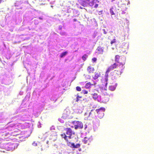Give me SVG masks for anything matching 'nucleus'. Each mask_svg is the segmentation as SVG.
<instances>
[{"label": "nucleus", "mask_w": 154, "mask_h": 154, "mask_svg": "<svg viewBox=\"0 0 154 154\" xmlns=\"http://www.w3.org/2000/svg\"><path fill=\"white\" fill-rule=\"evenodd\" d=\"M13 126H14V125H15L14 124H13Z\"/></svg>", "instance_id": "obj_33"}, {"label": "nucleus", "mask_w": 154, "mask_h": 154, "mask_svg": "<svg viewBox=\"0 0 154 154\" xmlns=\"http://www.w3.org/2000/svg\"><path fill=\"white\" fill-rule=\"evenodd\" d=\"M70 112L69 109L64 110L63 114L62 117L64 119H66L69 116Z\"/></svg>", "instance_id": "obj_6"}, {"label": "nucleus", "mask_w": 154, "mask_h": 154, "mask_svg": "<svg viewBox=\"0 0 154 154\" xmlns=\"http://www.w3.org/2000/svg\"><path fill=\"white\" fill-rule=\"evenodd\" d=\"M115 61L116 62L108 67L106 73H108L115 69H116L114 73L117 75H120L123 72L125 68L124 65L125 63L126 58L124 57L116 55L115 56Z\"/></svg>", "instance_id": "obj_1"}, {"label": "nucleus", "mask_w": 154, "mask_h": 154, "mask_svg": "<svg viewBox=\"0 0 154 154\" xmlns=\"http://www.w3.org/2000/svg\"><path fill=\"white\" fill-rule=\"evenodd\" d=\"M98 4H96L94 5V7L95 8H97L98 7Z\"/></svg>", "instance_id": "obj_26"}, {"label": "nucleus", "mask_w": 154, "mask_h": 154, "mask_svg": "<svg viewBox=\"0 0 154 154\" xmlns=\"http://www.w3.org/2000/svg\"><path fill=\"white\" fill-rule=\"evenodd\" d=\"M93 82V84H91L90 82L87 83L85 85V87L87 89L90 88H91V86L93 85L95 86L97 84L96 82Z\"/></svg>", "instance_id": "obj_8"}, {"label": "nucleus", "mask_w": 154, "mask_h": 154, "mask_svg": "<svg viewBox=\"0 0 154 154\" xmlns=\"http://www.w3.org/2000/svg\"><path fill=\"white\" fill-rule=\"evenodd\" d=\"M80 144L79 143H78L76 144V145H75V148H77L80 147Z\"/></svg>", "instance_id": "obj_21"}, {"label": "nucleus", "mask_w": 154, "mask_h": 154, "mask_svg": "<svg viewBox=\"0 0 154 154\" xmlns=\"http://www.w3.org/2000/svg\"><path fill=\"white\" fill-rule=\"evenodd\" d=\"M88 57V56L87 54H85L82 57V59L84 61H85L86 60Z\"/></svg>", "instance_id": "obj_16"}, {"label": "nucleus", "mask_w": 154, "mask_h": 154, "mask_svg": "<svg viewBox=\"0 0 154 154\" xmlns=\"http://www.w3.org/2000/svg\"><path fill=\"white\" fill-rule=\"evenodd\" d=\"M63 138L64 140L66 141L67 143V144L68 145H69L70 144L71 145L70 146V147L72 148H75V144L74 143H71L70 142H69L68 139L67 137L66 136L65 133H64L61 134L60 135Z\"/></svg>", "instance_id": "obj_4"}, {"label": "nucleus", "mask_w": 154, "mask_h": 154, "mask_svg": "<svg viewBox=\"0 0 154 154\" xmlns=\"http://www.w3.org/2000/svg\"><path fill=\"white\" fill-rule=\"evenodd\" d=\"M105 110V109L103 107H100V108L96 109V111L98 117L101 119L103 118L104 116V112Z\"/></svg>", "instance_id": "obj_2"}, {"label": "nucleus", "mask_w": 154, "mask_h": 154, "mask_svg": "<svg viewBox=\"0 0 154 154\" xmlns=\"http://www.w3.org/2000/svg\"><path fill=\"white\" fill-rule=\"evenodd\" d=\"M83 92L84 94H87L88 93V91L85 90H83L82 91Z\"/></svg>", "instance_id": "obj_24"}, {"label": "nucleus", "mask_w": 154, "mask_h": 154, "mask_svg": "<svg viewBox=\"0 0 154 154\" xmlns=\"http://www.w3.org/2000/svg\"><path fill=\"white\" fill-rule=\"evenodd\" d=\"M72 123L74 125V128L76 130L78 129H82L83 128V124L80 121H73L72 122Z\"/></svg>", "instance_id": "obj_3"}, {"label": "nucleus", "mask_w": 154, "mask_h": 154, "mask_svg": "<svg viewBox=\"0 0 154 154\" xmlns=\"http://www.w3.org/2000/svg\"><path fill=\"white\" fill-rule=\"evenodd\" d=\"M94 71V68L91 66H88L87 68V71L89 74L93 72Z\"/></svg>", "instance_id": "obj_9"}, {"label": "nucleus", "mask_w": 154, "mask_h": 154, "mask_svg": "<svg viewBox=\"0 0 154 154\" xmlns=\"http://www.w3.org/2000/svg\"><path fill=\"white\" fill-rule=\"evenodd\" d=\"M76 90L77 91H81V88L80 87L77 86L76 87Z\"/></svg>", "instance_id": "obj_20"}, {"label": "nucleus", "mask_w": 154, "mask_h": 154, "mask_svg": "<svg viewBox=\"0 0 154 154\" xmlns=\"http://www.w3.org/2000/svg\"><path fill=\"white\" fill-rule=\"evenodd\" d=\"M116 84H112V85L109 86V89L112 91H114L116 89Z\"/></svg>", "instance_id": "obj_11"}, {"label": "nucleus", "mask_w": 154, "mask_h": 154, "mask_svg": "<svg viewBox=\"0 0 154 154\" xmlns=\"http://www.w3.org/2000/svg\"><path fill=\"white\" fill-rule=\"evenodd\" d=\"M67 51H65L64 52H63L62 53L60 56V58H62L63 57L65 56H66L67 54Z\"/></svg>", "instance_id": "obj_13"}, {"label": "nucleus", "mask_w": 154, "mask_h": 154, "mask_svg": "<svg viewBox=\"0 0 154 154\" xmlns=\"http://www.w3.org/2000/svg\"><path fill=\"white\" fill-rule=\"evenodd\" d=\"M103 33L104 34H106L107 33V32L105 29H103Z\"/></svg>", "instance_id": "obj_25"}, {"label": "nucleus", "mask_w": 154, "mask_h": 154, "mask_svg": "<svg viewBox=\"0 0 154 154\" xmlns=\"http://www.w3.org/2000/svg\"><path fill=\"white\" fill-rule=\"evenodd\" d=\"M39 19H40V20H42L43 19V18L42 17H39Z\"/></svg>", "instance_id": "obj_27"}, {"label": "nucleus", "mask_w": 154, "mask_h": 154, "mask_svg": "<svg viewBox=\"0 0 154 154\" xmlns=\"http://www.w3.org/2000/svg\"><path fill=\"white\" fill-rule=\"evenodd\" d=\"M3 0H0V4L1 3L2 1Z\"/></svg>", "instance_id": "obj_31"}, {"label": "nucleus", "mask_w": 154, "mask_h": 154, "mask_svg": "<svg viewBox=\"0 0 154 154\" xmlns=\"http://www.w3.org/2000/svg\"><path fill=\"white\" fill-rule=\"evenodd\" d=\"M65 130L66 131V134L68 135V136H66L69 139H71L72 138L71 136L72 134H74V132L70 128H66L65 129Z\"/></svg>", "instance_id": "obj_5"}, {"label": "nucleus", "mask_w": 154, "mask_h": 154, "mask_svg": "<svg viewBox=\"0 0 154 154\" xmlns=\"http://www.w3.org/2000/svg\"><path fill=\"white\" fill-rule=\"evenodd\" d=\"M86 1L88 2H90L91 0H85Z\"/></svg>", "instance_id": "obj_28"}, {"label": "nucleus", "mask_w": 154, "mask_h": 154, "mask_svg": "<svg viewBox=\"0 0 154 154\" xmlns=\"http://www.w3.org/2000/svg\"><path fill=\"white\" fill-rule=\"evenodd\" d=\"M97 60V59L96 57H94L92 59V61L94 62H96Z\"/></svg>", "instance_id": "obj_23"}, {"label": "nucleus", "mask_w": 154, "mask_h": 154, "mask_svg": "<svg viewBox=\"0 0 154 154\" xmlns=\"http://www.w3.org/2000/svg\"><path fill=\"white\" fill-rule=\"evenodd\" d=\"M87 114H88V116H91L92 118H94V116L92 115V113L91 112H86L85 113V115H86Z\"/></svg>", "instance_id": "obj_17"}, {"label": "nucleus", "mask_w": 154, "mask_h": 154, "mask_svg": "<svg viewBox=\"0 0 154 154\" xmlns=\"http://www.w3.org/2000/svg\"><path fill=\"white\" fill-rule=\"evenodd\" d=\"M82 97V96H80L78 94H77V96H76V102H78V101H79V98H81Z\"/></svg>", "instance_id": "obj_19"}, {"label": "nucleus", "mask_w": 154, "mask_h": 154, "mask_svg": "<svg viewBox=\"0 0 154 154\" xmlns=\"http://www.w3.org/2000/svg\"><path fill=\"white\" fill-rule=\"evenodd\" d=\"M71 127L73 128V126H71Z\"/></svg>", "instance_id": "obj_32"}, {"label": "nucleus", "mask_w": 154, "mask_h": 154, "mask_svg": "<svg viewBox=\"0 0 154 154\" xmlns=\"http://www.w3.org/2000/svg\"><path fill=\"white\" fill-rule=\"evenodd\" d=\"M100 72H96L92 75V77L94 80H96L100 77Z\"/></svg>", "instance_id": "obj_7"}, {"label": "nucleus", "mask_w": 154, "mask_h": 154, "mask_svg": "<svg viewBox=\"0 0 154 154\" xmlns=\"http://www.w3.org/2000/svg\"><path fill=\"white\" fill-rule=\"evenodd\" d=\"M74 21H77V20H76V19H74Z\"/></svg>", "instance_id": "obj_30"}, {"label": "nucleus", "mask_w": 154, "mask_h": 154, "mask_svg": "<svg viewBox=\"0 0 154 154\" xmlns=\"http://www.w3.org/2000/svg\"><path fill=\"white\" fill-rule=\"evenodd\" d=\"M116 42V40L115 39H114L113 40H112L111 42V45L115 43Z\"/></svg>", "instance_id": "obj_22"}, {"label": "nucleus", "mask_w": 154, "mask_h": 154, "mask_svg": "<svg viewBox=\"0 0 154 154\" xmlns=\"http://www.w3.org/2000/svg\"><path fill=\"white\" fill-rule=\"evenodd\" d=\"M89 139L87 137H85L82 140V142H84L85 144L88 143L89 144Z\"/></svg>", "instance_id": "obj_12"}, {"label": "nucleus", "mask_w": 154, "mask_h": 154, "mask_svg": "<svg viewBox=\"0 0 154 154\" xmlns=\"http://www.w3.org/2000/svg\"><path fill=\"white\" fill-rule=\"evenodd\" d=\"M91 94L92 95V97L94 99H96L98 98V96L97 94L94 93Z\"/></svg>", "instance_id": "obj_15"}, {"label": "nucleus", "mask_w": 154, "mask_h": 154, "mask_svg": "<svg viewBox=\"0 0 154 154\" xmlns=\"http://www.w3.org/2000/svg\"><path fill=\"white\" fill-rule=\"evenodd\" d=\"M114 9L113 8H112L110 9V13L112 15H115V14L114 13V11H113V9Z\"/></svg>", "instance_id": "obj_18"}, {"label": "nucleus", "mask_w": 154, "mask_h": 154, "mask_svg": "<svg viewBox=\"0 0 154 154\" xmlns=\"http://www.w3.org/2000/svg\"><path fill=\"white\" fill-rule=\"evenodd\" d=\"M87 2V1L85 0H80L79 3L80 5L84 7H85L88 4V3Z\"/></svg>", "instance_id": "obj_10"}, {"label": "nucleus", "mask_w": 154, "mask_h": 154, "mask_svg": "<svg viewBox=\"0 0 154 154\" xmlns=\"http://www.w3.org/2000/svg\"><path fill=\"white\" fill-rule=\"evenodd\" d=\"M97 50L99 51L100 53H102L103 51V48L100 46L98 47Z\"/></svg>", "instance_id": "obj_14"}, {"label": "nucleus", "mask_w": 154, "mask_h": 154, "mask_svg": "<svg viewBox=\"0 0 154 154\" xmlns=\"http://www.w3.org/2000/svg\"><path fill=\"white\" fill-rule=\"evenodd\" d=\"M18 134H18V133H17V134H13V135H16H16H18Z\"/></svg>", "instance_id": "obj_29"}]
</instances>
